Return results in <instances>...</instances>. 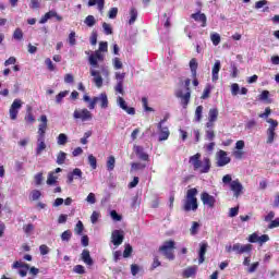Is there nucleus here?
<instances>
[{
	"label": "nucleus",
	"instance_id": "1",
	"mask_svg": "<svg viewBox=\"0 0 279 279\" xmlns=\"http://www.w3.org/2000/svg\"><path fill=\"white\" fill-rule=\"evenodd\" d=\"M108 52V43L107 41H100L99 48L94 53L89 54L88 62L90 64L89 73L92 75L93 82L97 88H101L104 86V77H101V73L105 77H108L110 75V71H108V68L101 66V71L97 70L99 68V62H104L106 59V54Z\"/></svg>",
	"mask_w": 279,
	"mask_h": 279
},
{
	"label": "nucleus",
	"instance_id": "2",
	"mask_svg": "<svg viewBox=\"0 0 279 279\" xmlns=\"http://www.w3.org/2000/svg\"><path fill=\"white\" fill-rule=\"evenodd\" d=\"M202 154L197 153L190 157V165H192L194 171H199V173H208L210 171V158L205 157L203 160Z\"/></svg>",
	"mask_w": 279,
	"mask_h": 279
},
{
	"label": "nucleus",
	"instance_id": "3",
	"mask_svg": "<svg viewBox=\"0 0 279 279\" xmlns=\"http://www.w3.org/2000/svg\"><path fill=\"white\" fill-rule=\"evenodd\" d=\"M222 183L225 186H228L229 184V189L232 191L233 197H241V195H243V184L241 181H239V179L232 180V174L223 175Z\"/></svg>",
	"mask_w": 279,
	"mask_h": 279
},
{
	"label": "nucleus",
	"instance_id": "4",
	"mask_svg": "<svg viewBox=\"0 0 279 279\" xmlns=\"http://www.w3.org/2000/svg\"><path fill=\"white\" fill-rule=\"evenodd\" d=\"M197 208V189H190L187 190L185 199L183 202V210H185V213H191V210L195 211Z\"/></svg>",
	"mask_w": 279,
	"mask_h": 279
},
{
	"label": "nucleus",
	"instance_id": "5",
	"mask_svg": "<svg viewBox=\"0 0 279 279\" xmlns=\"http://www.w3.org/2000/svg\"><path fill=\"white\" fill-rule=\"evenodd\" d=\"M173 250H175V241L173 240L163 242L162 245L159 247V252H161L162 256L168 258V260H175Z\"/></svg>",
	"mask_w": 279,
	"mask_h": 279
},
{
	"label": "nucleus",
	"instance_id": "6",
	"mask_svg": "<svg viewBox=\"0 0 279 279\" xmlns=\"http://www.w3.org/2000/svg\"><path fill=\"white\" fill-rule=\"evenodd\" d=\"M191 78L185 80V93L182 89H179L177 92V97L181 99V105L183 108H186L189 106V101H191Z\"/></svg>",
	"mask_w": 279,
	"mask_h": 279
},
{
	"label": "nucleus",
	"instance_id": "7",
	"mask_svg": "<svg viewBox=\"0 0 279 279\" xmlns=\"http://www.w3.org/2000/svg\"><path fill=\"white\" fill-rule=\"evenodd\" d=\"M73 119L85 123L86 121H93V113L88 109H75Z\"/></svg>",
	"mask_w": 279,
	"mask_h": 279
},
{
	"label": "nucleus",
	"instance_id": "8",
	"mask_svg": "<svg viewBox=\"0 0 279 279\" xmlns=\"http://www.w3.org/2000/svg\"><path fill=\"white\" fill-rule=\"evenodd\" d=\"M100 104V108L106 109L108 108V95L106 93H101L99 96L94 97L88 105L89 110H95V106Z\"/></svg>",
	"mask_w": 279,
	"mask_h": 279
},
{
	"label": "nucleus",
	"instance_id": "9",
	"mask_svg": "<svg viewBox=\"0 0 279 279\" xmlns=\"http://www.w3.org/2000/svg\"><path fill=\"white\" fill-rule=\"evenodd\" d=\"M21 108H23V100L19 98L14 99L9 109L10 119L12 121H16V118L19 117V110Z\"/></svg>",
	"mask_w": 279,
	"mask_h": 279
},
{
	"label": "nucleus",
	"instance_id": "10",
	"mask_svg": "<svg viewBox=\"0 0 279 279\" xmlns=\"http://www.w3.org/2000/svg\"><path fill=\"white\" fill-rule=\"evenodd\" d=\"M157 130L159 132V143H162L163 141H169V136H171V131H169V126H165L162 125V123H157Z\"/></svg>",
	"mask_w": 279,
	"mask_h": 279
},
{
	"label": "nucleus",
	"instance_id": "11",
	"mask_svg": "<svg viewBox=\"0 0 279 279\" xmlns=\"http://www.w3.org/2000/svg\"><path fill=\"white\" fill-rule=\"evenodd\" d=\"M217 119H219V109L210 108L208 112V121L206 123V128H215Z\"/></svg>",
	"mask_w": 279,
	"mask_h": 279
},
{
	"label": "nucleus",
	"instance_id": "12",
	"mask_svg": "<svg viewBox=\"0 0 279 279\" xmlns=\"http://www.w3.org/2000/svg\"><path fill=\"white\" fill-rule=\"evenodd\" d=\"M217 167H226V165H230V157H228V153L225 150H219L217 153Z\"/></svg>",
	"mask_w": 279,
	"mask_h": 279
},
{
	"label": "nucleus",
	"instance_id": "13",
	"mask_svg": "<svg viewBox=\"0 0 279 279\" xmlns=\"http://www.w3.org/2000/svg\"><path fill=\"white\" fill-rule=\"evenodd\" d=\"M201 202H203L204 206H208V208H215L217 199L207 192H203L201 194Z\"/></svg>",
	"mask_w": 279,
	"mask_h": 279
},
{
	"label": "nucleus",
	"instance_id": "14",
	"mask_svg": "<svg viewBox=\"0 0 279 279\" xmlns=\"http://www.w3.org/2000/svg\"><path fill=\"white\" fill-rule=\"evenodd\" d=\"M125 236L123 235V231L121 230H114L111 233V243L116 246L119 247L123 243V240Z\"/></svg>",
	"mask_w": 279,
	"mask_h": 279
},
{
	"label": "nucleus",
	"instance_id": "15",
	"mask_svg": "<svg viewBox=\"0 0 279 279\" xmlns=\"http://www.w3.org/2000/svg\"><path fill=\"white\" fill-rule=\"evenodd\" d=\"M232 251L235 252V254H250L252 252V244H241L235 243L233 244Z\"/></svg>",
	"mask_w": 279,
	"mask_h": 279
},
{
	"label": "nucleus",
	"instance_id": "16",
	"mask_svg": "<svg viewBox=\"0 0 279 279\" xmlns=\"http://www.w3.org/2000/svg\"><path fill=\"white\" fill-rule=\"evenodd\" d=\"M40 124L38 125V136L45 137V134H47V123L48 119L47 116H40L39 118Z\"/></svg>",
	"mask_w": 279,
	"mask_h": 279
},
{
	"label": "nucleus",
	"instance_id": "17",
	"mask_svg": "<svg viewBox=\"0 0 279 279\" xmlns=\"http://www.w3.org/2000/svg\"><path fill=\"white\" fill-rule=\"evenodd\" d=\"M57 19V21H62V16L58 14V12L51 10L49 12H47L39 21V23L41 25H45V23H47V21H49V19Z\"/></svg>",
	"mask_w": 279,
	"mask_h": 279
},
{
	"label": "nucleus",
	"instance_id": "18",
	"mask_svg": "<svg viewBox=\"0 0 279 279\" xmlns=\"http://www.w3.org/2000/svg\"><path fill=\"white\" fill-rule=\"evenodd\" d=\"M219 71H221V61L216 60L211 69V82H217L219 80Z\"/></svg>",
	"mask_w": 279,
	"mask_h": 279
},
{
	"label": "nucleus",
	"instance_id": "19",
	"mask_svg": "<svg viewBox=\"0 0 279 279\" xmlns=\"http://www.w3.org/2000/svg\"><path fill=\"white\" fill-rule=\"evenodd\" d=\"M81 258H82L83 263H85V265H87L88 267H93L94 262H93V257H90L89 250H83V252L81 254Z\"/></svg>",
	"mask_w": 279,
	"mask_h": 279
},
{
	"label": "nucleus",
	"instance_id": "20",
	"mask_svg": "<svg viewBox=\"0 0 279 279\" xmlns=\"http://www.w3.org/2000/svg\"><path fill=\"white\" fill-rule=\"evenodd\" d=\"M47 149V144L45 143V137L37 136V148H36V155L40 156L43 151Z\"/></svg>",
	"mask_w": 279,
	"mask_h": 279
},
{
	"label": "nucleus",
	"instance_id": "21",
	"mask_svg": "<svg viewBox=\"0 0 279 279\" xmlns=\"http://www.w3.org/2000/svg\"><path fill=\"white\" fill-rule=\"evenodd\" d=\"M134 151L136 156H138L140 160H144V161L149 160V155L145 153V149L143 148V146H134Z\"/></svg>",
	"mask_w": 279,
	"mask_h": 279
},
{
	"label": "nucleus",
	"instance_id": "22",
	"mask_svg": "<svg viewBox=\"0 0 279 279\" xmlns=\"http://www.w3.org/2000/svg\"><path fill=\"white\" fill-rule=\"evenodd\" d=\"M191 19H194L196 23H202V27H206V21H207L206 14L202 12L193 13L191 15Z\"/></svg>",
	"mask_w": 279,
	"mask_h": 279
},
{
	"label": "nucleus",
	"instance_id": "23",
	"mask_svg": "<svg viewBox=\"0 0 279 279\" xmlns=\"http://www.w3.org/2000/svg\"><path fill=\"white\" fill-rule=\"evenodd\" d=\"M208 250V244L207 243H201V248L198 252V264L202 265L204 260H206V251Z\"/></svg>",
	"mask_w": 279,
	"mask_h": 279
},
{
	"label": "nucleus",
	"instance_id": "24",
	"mask_svg": "<svg viewBox=\"0 0 279 279\" xmlns=\"http://www.w3.org/2000/svg\"><path fill=\"white\" fill-rule=\"evenodd\" d=\"M93 5H98L99 12H104V5H106V0H89L88 7L93 8Z\"/></svg>",
	"mask_w": 279,
	"mask_h": 279
},
{
	"label": "nucleus",
	"instance_id": "25",
	"mask_svg": "<svg viewBox=\"0 0 279 279\" xmlns=\"http://www.w3.org/2000/svg\"><path fill=\"white\" fill-rule=\"evenodd\" d=\"M199 64L197 63V59L193 58L190 61V69H191V73H192V77H197V66Z\"/></svg>",
	"mask_w": 279,
	"mask_h": 279
},
{
	"label": "nucleus",
	"instance_id": "26",
	"mask_svg": "<svg viewBox=\"0 0 279 279\" xmlns=\"http://www.w3.org/2000/svg\"><path fill=\"white\" fill-rule=\"evenodd\" d=\"M56 182H58V175H56V172H49L46 184H48V186H53Z\"/></svg>",
	"mask_w": 279,
	"mask_h": 279
},
{
	"label": "nucleus",
	"instance_id": "27",
	"mask_svg": "<svg viewBox=\"0 0 279 279\" xmlns=\"http://www.w3.org/2000/svg\"><path fill=\"white\" fill-rule=\"evenodd\" d=\"M196 271H197V267L192 266V267L186 268L183 271V276H184V278H191V277L195 276Z\"/></svg>",
	"mask_w": 279,
	"mask_h": 279
},
{
	"label": "nucleus",
	"instance_id": "28",
	"mask_svg": "<svg viewBox=\"0 0 279 279\" xmlns=\"http://www.w3.org/2000/svg\"><path fill=\"white\" fill-rule=\"evenodd\" d=\"M84 23L85 25H87V27H95V25L97 24V20L94 15H88L85 17Z\"/></svg>",
	"mask_w": 279,
	"mask_h": 279
},
{
	"label": "nucleus",
	"instance_id": "29",
	"mask_svg": "<svg viewBox=\"0 0 279 279\" xmlns=\"http://www.w3.org/2000/svg\"><path fill=\"white\" fill-rule=\"evenodd\" d=\"M266 121L267 123H269V128L267 129V132H276V129L278 128V120H274L269 118Z\"/></svg>",
	"mask_w": 279,
	"mask_h": 279
},
{
	"label": "nucleus",
	"instance_id": "30",
	"mask_svg": "<svg viewBox=\"0 0 279 279\" xmlns=\"http://www.w3.org/2000/svg\"><path fill=\"white\" fill-rule=\"evenodd\" d=\"M130 16L129 25H134V23H136V19H138V11L132 8L130 11Z\"/></svg>",
	"mask_w": 279,
	"mask_h": 279
},
{
	"label": "nucleus",
	"instance_id": "31",
	"mask_svg": "<svg viewBox=\"0 0 279 279\" xmlns=\"http://www.w3.org/2000/svg\"><path fill=\"white\" fill-rule=\"evenodd\" d=\"M117 163V159L114 158V156H110L108 157L107 160V170L108 171H114V165Z\"/></svg>",
	"mask_w": 279,
	"mask_h": 279
},
{
	"label": "nucleus",
	"instance_id": "32",
	"mask_svg": "<svg viewBox=\"0 0 279 279\" xmlns=\"http://www.w3.org/2000/svg\"><path fill=\"white\" fill-rule=\"evenodd\" d=\"M69 143V136L64 133H60L57 137V144L58 145H66Z\"/></svg>",
	"mask_w": 279,
	"mask_h": 279
},
{
	"label": "nucleus",
	"instance_id": "33",
	"mask_svg": "<svg viewBox=\"0 0 279 279\" xmlns=\"http://www.w3.org/2000/svg\"><path fill=\"white\" fill-rule=\"evenodd\" d=\"M203 112H204V107L203 106H198V107H196V110H195V121L197 122V123H199V121H202V114H203Z\"/></svg>",
	"mask_w": 279,
	"mask_h": 279
},
{
	"label": "nucleus",
	"instance_id": "34",
	"mask_svg": "<svg viewBox=\"0 0 279 279\" xmlns=\"http://www.w3.org/2000/svg\"><path fill=\"white\" fill-rule=\"evenodd\" d=\"M210 40H211L213 45L215 47H217V45H219V43H221V35H219V33H213L210 35Z\"/></svg>",
	"mask_w": 279,
	"mask_h": 279
},
{
	"label": "nucleus",
	"instance_id": "35",
	"mask_svg": "<svg viewBox=\"0 0 279 279\" xmlns=\"http://www.w3.org/2000/svg\"><path fill=\"white\" fill-rule=\"evenodd\" d=\"M71 236H73V233L71 232V230H65L61 234V241L69 243L71 241Z\"/></svg>",
	"mask_w": 279,
	"mask_h": 279
},
{
	"label": "nucleus",
	"instance_id": "36",
	"mask_svg": "<svg viewBox=\"0 0 279 279\" xmlns=\"http://www.w3.org/2000/svg\"><path fill=\"white\" fill-rule=\"evenodd\" d=\"M66 160V153L59 151L57 155V165H64V161Z\"/></svg>",
	"mask_w": 279,
	"mask_h": 279
},
{
	"label": "nucleus",
	"instance_id": "37",
	"mask_svg": "<svg viewBox=\"0 0 279 279\" xmlns=\"http://www.w3.org/2000/svg\"><path fill=\"white\" fill-rule=\"evenodd\" d=\"M13 269H29V264H25L23 262L13 263Z\"/></svg>",
	"mask_w": 279,
	"mask_h": 279
},
{
	"label": "nucleus",
	"instance_id": "38",
	"mask_svg": "<svg viewBox=\"0 0 279 279\" xmlns=\"http://www.w3.org/2000/svg\"><path fill=\"white\" fill-rule=\"evenodd\" d=\"M205 138L206 141H215V131L213 128H207Z\"/></svg>",
	"mask_w": 279,
	"mask_h": 279
},
{
	"label": "nucleus",
	"instance_id": "39",
	"mask_svg": "<svg viewBox=\"0 0 279 279\" xmlns=\"http://www.w3.org/2000/svg\"><path fill=\"white\" fill-rule=\"evenodd\" d=\"M266 134H267V141L266 143L268 145H271V143H274L275 138H276V132L274 131H266Z\"/></svg>",
	"mask_w": 279,
	"mask_h": 279
},
{
	"label": "nucleus",
	"instance_id": "40",
	"mask_svg": "<svg viewBox=\"0 0 279 279\" xmlns=\"http://www.w3.org/2000/svg\"><path fill=\"white\" fill-rule=\"evenodd\" d=\"M74 232L75 234H78V235H82V232H84V223L82 222V220H78V222L76 223L74 228Z\"/></svg>",
	"mask_w": 279,
	"mask_h": 279
},
{
	"label": "nucleus",
	"instance_id": "41",
	"mask_svg": "<svg viewBox=\"0 0 279 279\" xmlns=\"http://www.w3.org/2000/svg\"><path fill=\"white\" fill-rule=\"evenodd\" d=\"M213 90V86L206 85L203 95L201 96V99H208L210 97V92Z\"/></svg>",
	"mask_w": 279,
	"mask_h": 279
},
{
	"label": "nucleus",
	"instance_id": "42",
	"mask_svg": "<svg viewBox=\"0 0 279 279\" xmlns=\"http://www.w3.org/2000/svg\"><path fill=\"white\" fill-rule=\"evenodd\" d=\"M112 64L116 71H119V69H123V62H121V59L117 57L112 59Z\"/></svg>",
	"mask_w": 279,
	"mask_h": 279
},
{
	"label": "nucleus",
	"instance_id": "43",
	"mask_svg": "<svg viewBox=\"0 0 279 279\" xmlns=\"http://www.w3.org/2000/svg\"><path fill=\"white\" fill-rule=\"evenodd\" d=\"M68 41L71 47H75L77 45V40L75 39V32H71L69 34Z\"/></svg>",
	"mask_w": 279,
	"mask_h": 279
},
{
	"label": "nucleus",
	"instance_id": "44",
	"mask_svg": "<svg viewBox=\"0 0 279 279\" xmlns=\"http://www.w3.org/2000/svg\"><path fill=\"white\" fill-rule=\"evenodd\" d=\"M66 95H69V90H64V92L59 93L56 96V104H62V99H64V97H66Z\"/></svg>",
	"mask_w": 279,
	"mask_h": 279
},
{
	"label": "nucleus",
	"instance_id": "45",
	"mask_svg": "<svg viewBox=\"0 0 279 279\" xmlns=\"http://www.w3.org/2000/svg\"><path fill=\"white\" fill-rule=\"evenodd\" d=\"M102 29L107 36H110L112 34V26L106 22L102 23Z\"/></svg>",
	"mask_w": 279,
	"mask_h": 279
},
{
	"label": "nucleus",
	"instance_id": "46",
	"mask_svg": "<svg viewBox=\"0 0 279 279\" xmlns=\"http://www.w3.org/2000/svg\"><path fill=\"white\" fill-rule=\"evenodd\" d=\"M14 40H23V31L21 28H16L13 33Z\"/></svg>",
	"mask_w": 279,
	"mask_h": 279
},
{
	"label": "nucleus",
	"instance_id": "47",
	"mask_svg": "<svg viewBox=\"0 0 279 279\" xmlns=\"http://www.w3.org/2000/svg\"><path fill=\"white\" fill-rule=\"evenodd\" d=\"M88 165L92 167V169H97V158L93 155H89Z\"/></svg>",
	"mask_w": 279,
	"mask_h": 279
},
{
	"label": "nucleus",
	"instance_id": "48",
	"mask_svg": "<svg viewBox=\"0 0 279 279\" xmlns=\"http://www.w3.org/2000/svg\"><path fill=\"white\" fill-rule=\"evenodd\" d=\"M117 104L122 110H125L128 107V102H125V99H123L121 96L117 98Z\"/></svg>",
	"mask_w": 279,
	"mask_h": 279
},
{
	"label": "nucleus",
	"instance_id": "49",
	"mask_svg": "<svg viewBox=\"0 0 279 279\" xmlns=\"http://www.w3.org/2000/svg\"><path fill=\"white\" fill-rule=\"evenodd\" d=\"M132 245L130 244H125V248H124V252H123V256L124 258H130V256H132Z\"/></svg>",
	"mask_w": 279,
	"mask_h": 279
},
{
	"label": "nucleus",
	"instance_id": "50",
	"mask_svg": "<svg viewBox=\"0 0 279 279\" xmlns=\"http://www.w3.org/2000/svg\"><path fill=\"white\" fill-rule=\"evenodd\" d=\"M142 104H143V108H144L145 112H154V108L148 106L146 97L142 98Z\"/></svg>",
	"mask_w": 279,
	"mask_h": 279
},
{
	"label": "nucleus",
	"instance_id": "51",
	"mask_svg": "<svg viewBox=\"0 0 279 279\" xmlns=\"http://www.w3.org/2000/svg\"><path fill=\"white\" fill-rule=\"evenodd\" d=\"M197 230H199V223L194 221L192 222V227L190 229V232L193 236H195V234H197Z\"/></svg>",
	"mask_w": 279,
	"mask_h": 279
},
{
	"label": "nucleus",
	"instance_id": "52",
	"mask_svg": "<svg viewBox=\"0 0 279 279\" xmlns=\"http://www.w3.org/2000/svg\"><path fill=\"white\" fill-rule=\"evenodd\" d=\"M132 171H140L141 169H145V165L141 162H133L131 163Z\"/></svg>",
	"mask_w": 279,
	"mask_h": 279
},
{
	"label": "nucleus",
	"instance_id": "53",
	"mask_svg": "<svg viewBox=\"0 0 279 279\" xmlns=\"http://www.w3.org/2000/svg\"><path fill=\"white\" fill-rule=\"evenodd\" d=\"M118 14H119V9L118 8H111L108 12V17L109 19H117Z\"/></svg>",
	"mask_w": 279,
	"mask_h": 279
},
{
	"label": "nucleus",
	"instance_id": "54",
	"mask_svg": "<svg viewBox=\"0 0 279 279\" xmlns=\"http://www.w3.org/2000/svg\"><path fill=\"white\" fill-rule=\"evenodd\" d=\"M239 90H241V88L239 87V84L233 83L231 85V95H233V97H236V95H239Z\"/></svg>",
	"mask_w": 279,
	"mask_h": 279
},
{
	"label": "nucleus",
	"instance_id": "55",
	"mask_svg": "<svg viewBox=\"0 0 279 279\" xmlns=\"http://www.w3.org/2000/svg\"><path fill=\"white\" fill-rule=\"evenodd\" d=\"M257 123L256 120H248L245 123V130H254V128H256Z\"/></svg>",
	"mask_w": 279,
	"mask_h": 279
},
{
	"label": "nucleus",
	"instance_id": "56",
	"mask_svg": "<svg viewBox=\"0 0 279 279\" xmlns=\"http://www.w3.org/2000/svg\"><path fill=\"white\" fill-rule=\"evenodd\" d=\"M23 230L25 234H32V232H34V225L32 223L24 225Z\"/></svg>",
	"mask_w": 279,
	"mask_h": 279
},
{
	"label": "nucleus",
	"instance_id": "57",
	"mask_svg": "<svg viewBox=\"0 0 279 279\" xmlns=\"http://www.w3.org/2000/svg\"><path fill=\"white\" fill-rule=\"evenodd\" d=\"M74 274H86V268L82 265H76L73 268Z\"/></svg>",
	"mask_w": 279,
	"mask_h": 279
},
{
	"label": "nucleus",
	"instance_id": "58",
	"mask_svg": "<svg viewBox=\"0 0 279 279\" xmlns=\"http://www.w3.org/2000/svg\"><path fill=\"white\" fill-rule=\"evenodd\" d=\"M87 204H96L97 198L95 197V193H89L86 197Z\"/></svg>",
	"mask_w": 279,
	"mask_h": 279
},
{
	"label": "nucleus",
	"instance_id": "59",
	"mask_svg": "<svg viewBox=\"0 0 279 279\" xmlns=\"http://www.w3.org/2000/svg\"><path fill=\"white\" fill-rule=\"evenodd\" d=\"M39 252H40L41 256H47V254H49V246L41 244L39 246Z\"/></svg>",
	"mask_w": 279,
	"mask_h": 279
},
{
	"label": "nucleus",
	"instance_id": "60",
	"mask_svg": "<svg viewBox=\"0 0 279 279\" xmlns=\"http://www.w3.org/2000/svg\"><path fill=\"white\" fill-rule=\"evenodd\" d=\"M138 271H141V266H138L136 264H132L131 265V274H132V276H136L138 274Z\"/></svg>",
	"mask_w": 279,
	"mask_h": 279
},
{
	"label": "nucleus",
	"instance_id": "61",
	"mask_svg": "<svg viewBox=\"0 0 279 279\" xmlns=\"http://www.w3.org/2000/svg\"><path fill=\"white\" fill-rule=\"evenodd\" d=\"M43 172H39L35 175V183L37 186H40V184H43Z\"/></svg>",
	"mask_w": 279,
	"mask_h": 279
},
{
	"label": "nucleus",
	"instance_id": "62",
	"mask_svg": "<svg viewBox=\"0 0 279 279\" xmlns=\"http://www.w3.org/2000/svg\"><path fill=\"white\" fill-rule=\"evenodd\" d=\"M110 217H111V219H113V221H121V215H118L117 214V210H111L110 211Z\"/></svg>",
	"mask_w": 279,
	"mask_h": 279
},
{
	"label": "nucleus",
	"instance_id": "63",
	"mask_svg": "<svg viewBox=\"0 0 279 279\" xmlns=\"http://www.w3.org/2000/svg\"><path fill=\"white\" fill-rule=\"evenodd\" d=\"M116 80L117 83H123V80H125V73L116 72Z\"/></svg>",
	"mask_w": 279,
	"mask_h": 279
},
{
	"label": "nucleus",
	"instance_id": "64",
	"mask_svg": "<svg viewBox=\"0 0 279 279\" xmlns=\"http://www.w3.org/2000/svg\"><path fill=\"white\" fill-rule=\"evenodd\" d=\"M270 230H274V228H279V218L271 220L270 225L268 226Z\"/></svg>",
	"mask_w": 279,
	"mask_h": 279
}]
</instances>
